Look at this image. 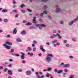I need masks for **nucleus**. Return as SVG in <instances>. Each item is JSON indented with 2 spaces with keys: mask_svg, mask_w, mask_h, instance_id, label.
Wrapping results in <instances>:
<instances>
[{
  "mask_svg": "<svg viewBox=\"0 0 78 78\" xmlns=\"http://www.w3.org/2000/svg\"><path fill=\"white\" fill-rule=\"evenodd\" d=\"M7 45H10V43L9 42L6 41L5 42V43L3 44V47H5V48H6V49H7L8 50H9V49H10V46H8Z\"/></svg>",
  "mask_w": 78,
  "mask_h": 78,
  "instance_id": "nucleus-1",
  "label": "nucleus"
},
{
  "mask_svg": "<svg viewBox=\"0 0 78 78\" xmlns=\"http://www.w3.org/2000/svg\"><path fill=\"white\" fill-rule=\"evenodd\" d=\"M45 59L47 63H50L51 62V58L48 56H47L46 57Z\"/></svg>",
  "mask_w": 78,
  "mask_h": 78,
  "instance_id": "nucleus-2",
  "label": "nucleus"
},
{
  "mask_svg": "<svg viewBox=\"0 0 78 78\" xmlns=\"http://www.w3.org/2000/svg\"><path fill=\"white\" fill-rule=\"evenodd\" d=\"M52 36L54 37H56V36H58V39H62V37L60 36V34H59L57 33L56 34V35L53 34H52Z\"/></svg>",
  "mask_w": 78,
  "mask_h": 78,
  "instance_id": "nucleus-3",
  "label": "nucleus"
},
{
  "mask_svg": "<svg viewBox=\"0 0 78 78\" xmlns=\"http://www.w3.org/2000/svg\"><path fill=\"white\" fill-rule=\"evenodd\" d=\"M27 75H30L31 74V71L30 70H27L25 73Z\"/></svg>",
  "mask_w": 78,
  "mask_h": 78,
  "instance_id": "nucleus-4",
  "label": "nucleus"
},
{
  "mask_svg": "<svg viewBox=\"0 0 78 78\" xmlns=\"http://www.w3.org/2000/svg\"><path fill=\"white\" fill-rule=\"evenodd\" d=\"M74 23V21L73 20L72 21H70V22H69L68 23V25L69 26H72V25Z\"/></svg>",
  "mask_w": 78,
  "mask_h": 78,
  "instance_id": "nucleus-5",
  "label": "nucleus"
},
{
  "mask_svg": "<svg viewBox=\"0 0 78 78\" xmlns=\"http://www.w3.org/2000/svg\"><path fill=\"white\" fill-rule=\"evenodd\" d=\"M17 32V29L16 28H14L13 32V34H16Z\"/></svg>",
  "mask_w": 78,
  "mask_h": 78,
  "instance_id": "nucleus-6",
  "label": "nucleus"
},
{
  "mask_svg": "<svg viewBox=\"0 0 78 78\" xmlns=\"http://www.w3.org/2000/svg\"><path fill=\"white\" fill-rule=\"evenodd\" d=\"M70 67V65L69 64H64L63 65V67L64 68H68Z\"/></svg>",
  "mask_w": 78,
  "mask_h": 78,
  "instance_id": "nucleus-7",
  "label": "nucleus"
},
{
  "mask_svg": "<svg viewBox=\"0 0 78 78\" xmlns=\"http://www.w3.org/2000/svg\"><path fill=\"white\" fill-rule=\"evenodd\" d=\"M11 55H12L13 56H15L16 57L19 56V54H13L12 53H11Z\"/></svg>",
  "mask_w": 78,
  "mask_h": 78,
  "instance_id": "nucleus-8",
  "label": "nucleus"
},
{
  "mask_svg": "<svg viewBox=\"0 0 78 78\" xmlns=\"http://www.w3.org/2000/svg\"><path fill=\"white\" fill-rule=\"evenodd\" d=\"M52 75L50 74L49 73H47L46 74V77H49V76H51Z\"/></svg>",
  "mask_w": 78,
  "mask_h": 78,
  "instance_id": "nucleus-9",
  "label": "nucleus"
},
{
  "mask_svg": "<svg viewBox=\"0 0 78 78\" xmlns=\"http://www.w3.org/2000/svg\"><path fill=\"white\" fill-rule=\"evenodd\" d=\"M16 41L18 42H22V40L20 39V38H18L16 39Z\"/></svg>",
  "mask_w": 78,
  "mask_h": 78,
  "instance_id": "nucleus-10",
  "label": "nucleus"
},
{
  "mask_svg": "<svg viewBox=\"0 0 78 78\" xmlns=\"http://www.w3.org/2000/svg\"><path fill=\"white\" fill-rule=\"evenodd\" d=\"M21 34L22 35H25L26 34V31L25 30H23L21 32Z\"/></svg>",
  "mask_w": 78,
  "mask_h": 78,
  "instance_id": "nucleus-11",
  "label": "nucleus"
},
{
  "mask_svg": "<svg viewBox=\"0 0 78 78\" xmlns=\"http://www.w3.org/2000/svg\"><path fill=\"white\" fill-rule=\"evenodd\" d=\"M36 17L35 16L34 17H33V23H36Z\"/></svg>",
  "mask_w": 78,
  "mask_h": 78,
  "instance_id": "nucleus-12",
  "label": "nucleus"
},
{
  "mask_svg": "<svg viewBox=\"0 0 78 78\" xmlns=\"http://www.w3.org/2000/svg\"><path fill=\"white\" fill-rule=\"evenodd\" d=\"M61 11V9H60L57 8L56 9V12H60Z\"/></svg>",
  "mask_w": 78,
  "mask_h": 78,
  "instance_id": "nucleus-13",
  "label": "nucleus"
},
{
  "mask_svg": "<svg viewBox=\"0 0 78 78\" xmlns=\"http://www.w3.org/2000/svg\"><path fill=\"white\" fill-rule=\"evenodd\" d=\"M48 56H50V57H53L54 56L52 54H49L47 55Z\"/></svg>",
  "mask_w": 78,
  "mask_h": 78,
  "instance_id": "nucleus-14",
  "label": "nucleus"
},
{
  "mask_svg": "<svg viewBox=\"0 0 78 78\" xmlns=\"http://www.w3.org/2000/svg\"><path fill=\"white\" fill-rule=\"evenodd\" d=\"M72 40L73 42H76V38H72Z\"/></svg>",
  "mask_w": 78,
  "mask_h": 78,
  "instance_id": "nucleus-15",
  "label": "nucleus"
},
{
  "mask_svg": "<svg viewBox=\"0 0 78 78\" xmlns=\"http://www.w3.org/2000/svg\"><path fill=\"white\" fill-rule=\"evenodd\" d=\"M32 25V23L30 22H28L26 24V26H28V25Z\"/></svg>",
  "mask_w": 78,
  "mask_h": 78,
  "instance_id": "nucleus-16",
  "label": "nucleus"
},
{
  "mask_svg": "<svg viewBox=\"0 0 78 78\" xmlns=\"http://www.w3.org/2000/svg\"><path fill=\"white\" fill-rule=\"evenodd\" d=\"M78 20V16L76 18L74 19L73 21L74 22V23H75V22H76L77 20Z\"/></svg>",
  "mask_w": 78,
  "mask_h": 78,
  "instance_id": "nucleus-17",
  "label": "nucleus"
},
{
  "mask_svg": "<svg viewBox=\"0 0 78 78\" xmlns=\"http://www.w3.org/2000/svg\"><path fill=\"white\" fill-rule=\"evenodd\" d=\"M74 77L75 76H74V75L72 74L69 76V78H74Z\"/></svg>",
  "mask_w": 78,
  "mask_h": 78,
  "instance_id": "nucleus-18",
  "label": "nucleus"
},
{
  "mask_svg": "<svg viewBox=\"0 0 78 78\" xmlns=\"http://www.w3.org/2000/svg\"><path fill=\"white\" fill-rule=\"evenodd\" d=\"M8 11V10L7 9H3L2 10V12H6Z\"/></svg>",
  "mask_w": 78,
  "mask_h": 78,
  "instance_id": "nucleus-19",
  "label": "nucleus"
},
{
  "mask_svg": "<svg viewBox=\"0 0 78 78\" xmlns=\"http://www.w3.org/2000/svg\"><path fill=\"white\" fill-rule=\"evenodd\" d=\"M27 55H30V56H33V53H31L30 54V52H28L27 53Z\"/></svg>",
  "mask_w": 78,
  "mask_h": 78,
  "instance_id": "nucleus-20",
  "label": "nucleus"
},
{
  "mask_svg": "<svg viewBox=\"0 0 78 78\" xmlns=\"http://www.w3.org/2000/svg\"><path fill=\"white\" fill-rule=\"evenodd\" d=\"M40 27H46V25L44 24H40Z\"/></svg>",
  "mask_w": 78,
  "mask_h": 78,
  "instance_id": "nucleus-21",
  "label": "nucleus"
},
{
  "mask_svg": "<svg viewBox=\"0 0 78 78\" xmlns=\"http://www.w3.org/2000/svg\"><path fill=\"white\" fill-rule=\"evenodd\" d=\"M62 70H59L58 71H57V73H62Z\"/></svg>",
  "mask_w": 78,
  "mask_h": 78,
  "instance_id": "nucleus-22",
  "label": "nucleus"
},
{
  "mask_svg": "<svg viewBox=\"0 0 78 78\" xmlns=\"http://www.w3.org/2000/svg\"><path fill=\"white\" fill-rule=\"evenodd\" d=\"M51 70V67H48L47 69V71H50Z\"/></svg>",
  "mask_w": 78,
  "mask_h": 78,
  "instance_id": "nucleus-23",
  "label": "nucleus"
},
{
  "mask_svg": "<svg viewBox=\"0 0 78 78\" xmlns=\"http://www.w3.org/2000/svg\"><path fill=\"white\" fill-rule=\"evenodd\" d=\"M20 58L21 59H25V56L20 55Z\"/></svg>",
  "mask_w": 78,
  "mask_h": 78,
  "instance_id": "nucleus-24",
  "label": "nucleus"
},
{
  "mask_svg": "<svg viewBox=\"0 0 78 78\" xmlns=\"http://www.w3.org/2000/svg\"><path fill=\"white\" fill-rule=\"evenodd\" d=\"M58 42V40H55L52 41V44H55V43H56V42Z\"/></svg>",
  "mask_w": 78,
  "mask_h": 78,
  "instance_id": "nucleus-25",
  "label": "nucleus"
},
{
  "mask_svg": "<svg viewBox=\"0 0 78 78\" xmlns=\"http://www.w3.org/2000/svg\"><path fill=\"white\" fill-rule=\"evenodd\" d=\"M21 62L22 64H24L26 63V62L24 60H22L21 61Z\"/></svg>",
  "mask_w": 78,
  "mask_h": 78,
  "instance_id": "nucleus-26",
  "label": "nucleus"
},
{
  "mask_svg": "<svg viewBox=\"0 0 78 78\" xmlns=\"http://www.w3.org/2000/svg\"><path fill=\"white\" fill-rule=\"evenodd\" d=\"M27 49L29 51H31L32 50V49H31V48L30 47H27Z\"/></svg>",
  "mask_w": 78,
  "mask_h": 78,
  "instance_id": "nucleus-27",
  "label": "nucleus"
},
{
  "mask_svg": "<svg viewBox=\"0 0 78 78\" xmlns=\"http://www.w3.org/2000/svg\"><path fill=\"white\" fill-rule=\"evenodd\" d=\"M8 19H4V22H8Z\"/></svg>",
  "mask_w": 78,
  "mask_h": 78,
  "instance_id": "nucleus-28",
  "label": "nucleus"
},
{
  "mask_svg": "<svg viewBox=\"0 0 78 78\" xmlns=\"http://www.w3.org/2000/svg\"><path fill=\"white\" fill-rule=\"evenodd\" d=\"M63 44H66L67 42V40H64L63 41Z\"/></svg>",
  "mask_w": 78,
  "mask_h": 78,
  "instance_id": "nucleus-29",
  "label": "nucleus"
},
{
  "mask_svg": "<svg viewBox=\"0 0 78 78\" xmlns=\"http://www.w3.org/2000/svg\"><path fill=\"white\" fill-rule=\"evenodd\" d=\"M40 50H41L42 49H43L44 48V47H43V46L41 45L40 46Z\"/></svg>",
  "mask_w": 78,
  "mask_h": 78,
  "instance_id": "nucleus-30",
  "label": "nucleus"
},
{
  "mask_svg": "<svg viewBox=\"0 0 78 78\" xmlns=\"http://www.w3.org/2000/svg\"><path fill=\"white\" fill-rule=\"evenodd\" d=\"M11 51V53H12V52H14V49H11L10 50Z\"/></svg>",
  "mask_w": 78,
  "mask_h": 78,
  "instance_id": "nucleus-31",
  "label": "nucleus"
},
{
  "mask_svg": "<svg viewBox=\"0 0 78 78\" xmlns=\"http://www.w3.org/2000/svg\"><path fill=\"white\" fill-rule=\"evenodd\" d=\"M24 6H25V5L23 4L22 5H21L20 6V7H21V8H23Z\"/></svg>",
  "mask_w": 78,
  "mask_h": 78,
  "instance_id": "nucleus-32",
  "label": "nucleus"
},
{
  "mask_svg": "<svg viewBox=\"0 0 78 78\" xmlns=\"http://www.w3.org/2000/svg\"><path fill=\"white\" fill-rule=\"evenodd\" d=\"M21 11V12H22V13H25V12H26L25 10H22Z\"/></svg>",
  "mask_w": 78,
  "mask_h": 78,
  "instance_id": "nucleus-33",
  "label": "nucleus"
},
{
  "mask_svg": "<svg viewBox=\"0 0 78 78\" xmlns=\"http://www.w3.org/2000/svg\"><path fill=\"white\" fill-rule=\"evenodd\" d=\"M21 56H25V53L23 52H21Z\"/></svg>",
  "mask_w": 78,
  "mask_h": 78,
  "instance_id": "nucleus-34",
  "label": "nucleus"
},
{
  "mask_svg": "<svg viewBox=\"0 0 78 78\" xmlns=\"http://www.w3.org/2000/svg\"><path fill=\"white\" fill-rule=\"evenodd\" d=\"M8 70V69L7 68H5L4 70L3 71L4 72H6V71Z\"/></svg>",
  "mask_w": 78,
  "mask_h": 78,
  "instance_id": "nucleus-35",
  "label": "nucleus"
},
{
  "mask_svg": "<svg viewBox=\"0 0 78 78\" xmlns=\"http://www.w3.org/2000/svg\"><path fill=\"white\" fill-rule=\"evenodd\" d=\"M12 12H14L15 13H17V11L16 10H13L12 11Z\"/></svg>",
  "mask_w": 78,
  "mask_h": 78,
  "instance_id": "nucleus-36",
  "label": "nucleus"
},
{
  "mask_svg": "<svg viewBox=\"0 0 78 78\" xmlns=\"http://www.w3.org/2000/svg\"><path fill=\"white\" fill-rule=\"evenodd\" d=\"M50 39H54V37L53 36V35H51L50 36Z\"/></svg>",
  "mask_w": 78,
  "mask_h": 78,
  "instance_id": "nucleus-37",
  "label": "nucleus"
},
{
  "mask_svg": "<svg viewBox=\"0 0 78 78\" xmlns=\"http://www.w3.org/2000/svg\"><path fill=\"white\" fill-rule=\"evenodd\" d=\"M53 33L54 34L56 33V31L55 30H53Z\"/></svg>",
  "mask_w": 78,
  "mask_h": 78,
  "instance_id": "nucleus-38",
  "label": "nucleus"
},
{
  "mask_svg": "<svg viewBox=\"0 0 78 78\" xmlns=\"http://www.w3.org/2000/svg\"><path fill=\"white\" fill-rule=\"evenodd\" d=\"M27 10L29 11V12H32V11L30 9H27Z\"/></svg>",
  "mask_w": 78,
  "mask_h": 78,
  "instance_id": "nucleus-39",
  "label": "nucleus"
},
{
  "mask_svg": "<svg viewBox=\"0 0 78 78\" xmlns=\"http://www.w3.org/2000/svg\"><path fill=\"white\" fill-rule=\"evenodd\" d=\"M43 9H47V6L46 5H44L43 6Z\"/></svg>",
  "mask_w": 78,
  "mask_h": 78,
  "instance_id": "nucleus-40",
  "label": "nucleus"
},
{
  "mask_svg": "<svg viewBox=\"0 0 78 78\" xmlns=\"http://www.w3.org/2000/svg\"><path fill=\"white\" fill-rule=\"evenodd\" d=\"M69 58L70 59H73V57L72 55H70L69 56Z\"/></svg>",
  "mask_w": 78,
  "mask_h": 78,
  "instance_id": "nucleus-41",
  "label": "nucleus"
},
{
  "mask_svg": "<svg viewBox=\"0 0 78 78\" xmlns=\"http://www.w3.org/2000/svg\"><path fill=\"white\" fill-rule=\"evenodd\" d=\"M64 72H65L66 73H67L68 72L67 69H65L64 70Z\"/></svg>",
  "mask_w": 78,
  "mask_h": 78,
  "instance_id": "nucleus-42",
  "label": "nucleus"
},
{
  "mask_svg": "<svg viewBox=\"0 0 78 78\" xmlns=\"http://www.w3.org/2000/svg\"><path fill=\"white\" fill-rule=\"evenodd\" d=\"M33 51H36V48H33Z\"/></svg>",
  "mask_w": 78,
  "mask_h": 78,
  "instance_id": "nucleus-43",
  "label": "nucleus"
},
{
  "mask_svg": "<svg viewBox=\"0 0 78 78\" xmlns=\"http://www.w3.org/2000/svg\"><path fill=\"white\" fill-rule=\"evenodd\" d=\"M33 44H37V42L36 41H33Z\"/></svg>",
  "mask_w": 78,
  "mask_h": 78,
  "instance_id": "nucleus-44",
  "label": "nucleus"
},
{
  "mask_svg": "<svg viewBox=\"0 0 78 78\" xmlns=\"http://www.w3.org/2000/svg\"><path fill=\"white\" fill-rule=\"evenodd\" d=\"M18 72H22V69H18Z\"/></svg>",
  "mask_w": 78,
  "mask_h": 78,
  "instance_id": "nucleus-45",
  "label": "nucleus"
},
{
  "mask_svg": "<svg viewBox=\"0 0 78 78\" xmlns=\"http://www.w3.org/2000/svg\"><path fill=\"white\" fill-rule=\"evenodd\" d=\"M36 77L37 78H41V76H39V75H37L36 76Z\"/></svg>",
  "mask_w": 78,
  "mask_h": 78,
  "instance_id": "nucleus-46",
  "label": "nucleus"
},
{
  "mask_svg": "<svg viewBox=\"0 0 78 78\" xmlns=\"http://www.w3.org/2000/svg\"><path fill=\"white\" fill-rule=\"evenodd\" d=\"M63 23H64V22L63 21H60V24H61L62 25V24H63Z\"/></svg>",
  "mask_w": 78,
  "mask_h": 78,
  "instance_id": "nucleus-47",
  "label": "nucleus"
},
{
  "mask_svg": "<svg viewBox=\"0 0 78 78\" xmlns=\"http://www.w3.org/2000/svg\"><path fill=\"white\" fill-rule=\"evenodd\" d=\"M64 63H61L60 64V66H63V67H64Z\"/></svg>",
  "mask_w": 78,
  "mask_h": 78,
  "instance_id": "nucleus-48",
  "label": "nucleus"
},
{
  "mask_svg": "<svg viewBox=\"0 0 78 78\" xmlns=\"http://www.w3.org/2000/svg\"><path fill=\"white\" fill-rule=\"evenodd\" d=\"M56 45L58 46H59V45H60V43L59 42H57V43Z\"/></svg>",
  "mask_w": 78,
  "mask_h": 78,
  "instance_id": "nucleus-49",
  "label": "nucleus"
},
{
  "mask_svg": "<svg viewBox=\"0 0 78 78\" xmlns=\"http://www.w3.org/2000/svg\"><path fill=\"white\" fill-rule=\"evenodd\" d=\"M66 46L68 47H70V44H66Z\"/></svg>",
  "mask_w": 78,
  "mask_h": 78,
  "instance_id": "nucleus-50",
  "label": "nucleus"
},
{
  "mask_svg": "<svg viewBox=\"0 0 78 78\" xmlns=\"http://www.w3.org/2000/svg\"><path fill=\"white\" fill-rule=\"evenodd\" d=\"M18 16H19V14H17L15 15V17L17 18V17H18Z\"/></svg>",
  "mask_w": 78,
  "mask_h": 78,
  "instance_id": "nucleus-51",
  "label": "nucleus"
},
{
  "mask_svg": "<svg viewBox=\"0 0 78 78\" xmlns=\"http://www.w3.org/2000/svg\"><path fill=\"white\" fill-rule=\"evenodd\" d=\"M54 71H55V72H58V70L57 69H54Z\"/></svg>",
  "mask_w": 78,
  "mask_h": 78,
  "instance_id": "nucleus-52",
  "label": "nucleus"
},
{
  "mask_svg": "<svg viewBox=\"0 0 78 78\" xmlns=\"http://www.w3.org/2000/svg\"><path fill=\"white\" fill-rule=\"evenodd\" d=\"M41 50H42V51H43V52H45V49L43 48V49H41Z\"/></svg>",
  "mask_w": 78,
  "mask_h": 78,
  "instance_id": "nucleus-53",
  "label": "nucleus"
},
{
  "mask_svg": "<svg viewBox=\"0 0 78 78\" xmlns=\"http://www.w3.org/2000/svg\"><path fill=\"white\" fill-rule=\"evenodd\" d=\"M13 74V73H12V72L10 70V75H12Z\"/></svg>",
  "mask_w": 78,
  "mask_h": 78,
  "instance_id": "nucleus-54",
  "label": "nucleus"
},
{
  "mask_svg": "<svg viewBox=\"0 0 78 78\" xmlns=\"http://www.w3.org/2000/svg\"><path fill=\"white\" fill-rule=\"evenodd\" d=\"M43 15H44V13H41L40 14V16L41 17H42L43 16Z\"/></svg>",
  "mask_w": 78,
  "mask_h": 78,
  "instance_id": "nucleus-55",
  "label": "nucleus"
},
{
  "mask_svg": "<svg viewBox=\"0 0 78 78\" xmlns=\"http://www.w3.org/2000/svg\"><path fill=\"white\" fill-rule=\"evenodd\" d=\"M3 67L2 66H0V70H2L3 69Z\"/></svg>",
  "mask_w": 78,
  "mask_h": 78,
  "instance_id": "nucleus-56",
  "label": "nucleus"
},
{
  "mask_svg": "<svg viewBox=\"0 0 78 78\" xmlns=\"http://www.w3.org/2000/svg\"><path fill=\"white\" fill-rule=\"evenodd\" d=\"M27 21L23 20V23H27Z\"/></svg>",
  "mask_w": 78,
  "mask_h": 78,
  "instance_id": "nucleus-57",
  "label": "nucleus"
},
{
  "mask_svg": "<svg viewBox=\"0 0 78 78\" xmlns=\"http://www.w3.org/2000/svg\"><path fill=\"white\" fill-rule=\"evenodd\" d=\"M35 74L36 75H39V73H38L37 72H36L35 73Z\"/></svg>",
  "mask_w": 78,
  "mask_h": 78,
  "instance_id": "nucleus-58",
  "label": "nucleus"
},
{
  "mask_svg": "<svg viewBox=\"0 0 78 78\" xmlns=\"http://www.w3.org/2000/svg\"><path fill=\"white\" fill-rule=\"evenodd\" d=\"M33 27L31 26L29 27V30H31V29H33Z\"/></svg>",
  "mask_w": 78,
  "mask_h": 78,
  "instance_id": "nucleus-59",
  "label": "nucleus"
},
{
  "mask_svg": "<svg viewBox=\"0 0 78 78\" xmlns=\"http://www.w3.org/2000/svg\"><path fill=\"white\" fill-rule=\"evenodd\" d=\"M35 26H36V27H39V26H40V24H36L35 25Z\"/></svg>",
  "mask_w": 78,
  "mask_h": 78,
  "instance_id": "nucleus-60",
  "label": "nucleus"
},
{
  "mask_svg": "<svg viewBox=\"0 0 78 78\" xmlns=\"http://www.w3.org/2000/svg\"><path fill=\"white\" fill-rule=\"evenodd\" d=\"M66 74H67L66 73H64L63 74V76H65L66 75Z\"/></svg>",
  "mask_w": 78,
  "mask_h": 78,
  "instance_id": "nucleus-61",
  "label": "nucleus"
},
{
  "mask_svg": "<svg viewBox=\"0 0 78 78\" xmlns=\"http://www.w3.org/2000/svg\"><path fill=\"white\" fill-rule=\"evenodd\" d=\"M38 56H42V54L41 53L38 54Z\"/></svg>",
  "mask_w": 78,
  "mask_h": 78,
  "instance_id": "nucleus-62",
  "label": "nucleus"
},
{
  "mask_svg": "<svg viewBox=\"0 0 78 78\" xmlns=\"http://www.w3.org/2000/svg\"><path fill=\"white\" fill-rule=\"evenodd\" d=\"M46 44L47 45H50V43L49 42H47Z\"/></svg>",
  "mask_w": 78,
  "mask_h": 78,
  "instance_id": "nucleus-63",
  "label": "nucleus"
},
{
  "mask_svg": "<svg viewBox=\"0 0 78 78\" xmlns=\"http://www.w3.org/2000/svg\"><path fill=\"white\" fill-rule=\"evenodd\" d=\"M7 73H8V74L10 75V70H8Z\"/></svg>",
  "mask_w": 78,
  "mask_h": 78,
  "instance_id": "nucleus-64",
  "label": "nucleus"
}]
</instances>
